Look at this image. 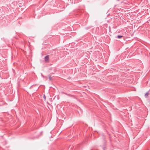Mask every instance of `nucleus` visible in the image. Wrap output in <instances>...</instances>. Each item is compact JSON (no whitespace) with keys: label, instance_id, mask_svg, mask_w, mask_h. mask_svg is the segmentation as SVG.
I'll list each match as a JSON object with an SVG mask.
<instances>
[{"label":"nucleus","instance_id":"1","mask_svg":"<svg viewBox=\"0 0 150 150\" xmlns=\"http://www.w3.org/2000/svg\"><path fill=\"white\" fill-rule=\"evenodd\" d=\"M45 61L46 62H49V57L48 55L46 56L45 57Z\"/></svg>","mask_w":150,"mask_h":150},{"label":"nucleus","instance_id":"2","mask_svg":"<svg viewBox=\"0 0 150 150\" xmlns=\"http://www.w3.org/2000/svg\"><path fill=\"white\" fill-rule=\"evenodd\" d=\"M123 37L122 35H118L117 36V38H121Z\"/></svg>","mask_w":150,"mask_h":150},{"label":"nucleus","instance_id":"3","mask_svg":"<svg viewBox=\"0 0 150 150\" xmlns=\"http://www.w3.org/2000/svg\"><path fill=\"white\" fill-rule=\"evenodd\" d=\"M149 95V93L148 92H146L145 94V96L146 98H147L148 96Z\"/></svg>","mask_w":150,"mask_h":150},{"label":"nucleus","instance_id":"4","mask_svg":"<svg viewBox=\"0 0 150 150\" xmlns=\"http://www.w3.org/2000/svg\"><path fill=\"white\" fill-rule=\"evenodd\" d=\"M49 80H50V81L51 80V79H52V78H51V76H49Z\"/></svg>","mask_w":150,"mask_h":150},{"label":"nucleus","instance_id":"5","mask_svg":"<svg viewBox=\"0 0 150 150\" xmlns=\"http://www.w3.org/2000/svg\"><path fill=\"white\" fill-rule=\"evenodd\" d=\"M46 96L45 95H44L43 96V98L44 99V100H45L46 99Z\"/></svg>","mask_w":150,"mask_h":150},{"label":"nucleus","instance_id":"6","mask_svg":"<svg viewBox=\"0 0 150 150\" xmlns=\"http://www.w3.org/2000/svg\"><path fill=\"white\" fill-rule=\"evenodd\" d=\"M33 86H31L30 87V89H32V87H33Z\"/></svg>","mask_w":150,"mask_h":150},{"label":"nucleus","instance_id":"7","mask_svg":"<svg viewBox=\"0 0 150 150\" xmlns=\"http://www.w3.org/2000/svg\"><path fill=\"white\" fill-rule=\"evenodd\" d=\"M66 94V95H68V96L69 95H68V94Z\"/></svg>","mask_w":150,"mask_h":150}]
</instances>
